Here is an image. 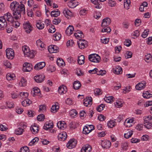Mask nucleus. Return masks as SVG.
Segmentation results:
<instances>
[{"mask_svg":"<svg viewBox=\"0 0 152 152\" xmlns=\"http://www.w3.org/2000/svg\"><path fill=\"white\" fill-rule=\"evenodd\" d=\"M19 3L17 1H14L12 2L10 5V8L13 12V15L14 18L17 20L21 18V13L23 11L21 10V9Z\"/></svg>","mask_w":152,"mask_h":152,"instance_id":"obj_1","label":"nucleus"},{"mask_svg":"<svg viewBox=\"0 0 152 152\" xmlns=\"http://www.w3.org/2000/svg\"><path fill=\"white\" fill-rule=\"evenodd\" d=\"M22 51L26 56L32 58L34 57V53L33 50H30L29 48L26 46H24L22 47Z\"/></svg>","mask_w":152,"mask_h":152,"instance_id":"obj_2","label":"nucleus"},{"mask_svg":"<svg viewBox=\"0 0 152 152\" xmlns=\"http://www.w3.org/2000/svg\"><path fill=\"white\" fill-rule=\"evenodd\" d=\"M144 124L147 129H149L152 127V117L150 115L144 117Z\"/></svg>","mask_w":152,"mask_h":152,"instance_id":"obj_3","label":"nucleus"},{"mask_svg":"<svg viewBox=\"0 0 152 152\" xmlns=\"http://www.w3.org/2000/svg\"><path fill=\"white\" fill-rule=\"evenodd\" d=\"M88 58L90 61L94 63H98L100 60V56L96 54L90 55Z\"/></svg>","mask_w":152,"mask_h":152,"instance_id":"obj_4","label":"nucleus"},{"mask_svg":"<svg viewBox=\"0 0 152 152\" xmlns=\"http://www.w3.org/2000/svg\"><path fill=\"white\" fill-rule=\"evenodd\" d=\"M23 24V28L27 33H29L32 30V27L28 21L24 22Z\"/></svg>","mask_w":152,"mask_h":152,"instance_id":"obj_5","label":"nucleus"},{"mask_svg":"<svg viewBox=\"0 0 152 152\" xmlns=\"http://www.w3.org/2000/svg\"><path fill=\"white\" fill-rule=\"evenodd\" d=\"M77 143V141L75 139H71L68 141L66 146L68 148L72 149L75 147Z\"/></svg>","mask_w":152,"mask_h":152,"instance_id":"obj_6","label":"nucleus"},{"mask_svg":"<svg viewBox=\"0 0 152 152\" xmlns=\"http://www.w3.org/2000/svg\"><path fill=\"white\" fill-rule=\"evenodd\" d=\"M32 69L33 66L28 63L25 62L23 64V70L24 72H30Z\"/></svg>","mask_w":152,"mask_h":152,"instance_id":"obj_7","label":"nucleus"},{"mask_svg":"<svg viewBox=\"0 0 152 152\" xmlns=\"http://www.w3.org/2000/svg\"><path fill=\"white\" fill-rule=\"evenodd\" d=\"M6 56L8 59H12L14 58V53L12 49L7 48L6 50Z\"/></svg>","mask_w":152,"mask_h":152,"instance_id":"obj_8","label":"nucleus"},{"mask_svg":"<svg viewBox=\"0 0 152 152\" xmlns=\"http://www.w3.org/2000/svg\"><path fill=\"white\" fill-rule=\"evenodd\" d=\"M94 129V126L93 125H88L85 126L83 129V132L84 134H88Z\"/></svg>","mask_w":152,"mask_h":152,"instance_id":"obj_9","label":"nucleus"},{"mask_svg":"<svg viewBox=\"0 0 152 152\" xmlns=\"http://www.w3.org/2000/svg\"><path fill=\"white\" fill-rule=\"evenodd\" d=\"M7 24V22L3 16L0 17V30L4 29L6 27Z\"/></svg>","mask_w":152,"mask_h":152,"instance_id":"obj_10","label":"nucleus"},{"mask_svg":"<svg viewBox=\"0 0 152 152\" xmlns=\"http://www.w3.org/2000/svg\"><path fill=\"white\" fill-rule=\"evenodd\" d=\"M101 145L104 148H109L111 146V142L107 140H104L102 141Z\"/></svg>","mask_w":152,"mask_h":152,"instance_id":"obj_11","label":"nucleus"},{"mask_svg":"<svg viewBox=\"0 0 152 152\" xmlns=\"http://www.w3.org/2000/svg\"><path fill=\"white\" fill-rule=\"evenodd\" d=\"M111 19L108 18H106L104 19L102 23L101 26L102 28L108 27V26L110 23Z\"/></svg>","mask_w":152,"mask_h":152,"instance_id":"obj_12","label":"nucleus"},{"mask_svg":"<svg viewBox=\"0 0 152 152\" xmlns=\"http://www.w3.org/2000/svg\"><path fill=\"white\" fill-rule=\"evenodd\" d=\"M3 17L6 20V21L8 22L12 23L14 20L13 17L12 16L10 12H8L4 14Z\"/></svg>","mask_w":152,"mask_h":152,"instance_id":"obj_13","label":"nucleus"},{"mask_svg":"<svg viewBox=\"0 0 152 152\" xmlns=\"http://www.w3.org/2000/svg\"><path fill=\"white\" fill-rule=\"evenodd\" d=\"M58 48L56 45H51L48 47V50L51 53H56L58 51Z\"/></svg>","mask_w":152,"mask_h":152,"instance_id":"obj_14","label":"nucleus"},{"mask_svg":"<svg viewBox=\"0 0 152 152\" xmlns=\"http://www.w3.org/2000/svg\"><path fill=\"white\" fill-rule=\"evenodd\" d=\"M67 136L66 132H63L59 133L58 136V137L59 140L64 141L66 139Z\"/></svg>","mask_w":152,"mask_h":152,"instance_id":"obj_15","label":"nucleus"},{"mask_svg":"<svg viewBox=\"0 0 152 152\" xmlns=\"http://www.w3.org/2000/svg\"><path fill=\"white\" fill-rule=\"evenodd\" d=\"M44 78L45 77L44 75H39L35 76L34 79L36 82L40 83L42 82L44 80Z\"/></svg>","mask_w":152,"mask_h":152,"instance_id":"obj_16","label":"nucleus"},{"mask_svg":"<svg viewBox=\"0 0 152 152\" xmlns=\"http://www.w3.org/2000/svg\"><path fill=\"white\" fill-rule=\"evenodd\" d=\"M45 65V63L44 62L38 63L34 67V68L36 70H39L43 68Z\"/></svg>","mask_w":152,"mask_h":152,"instance_id":"obj_17","label":"nucleus"},{"mask_svg":"<svg viewBox=\"0 0 152 152\" xmlns=\"http://www.w3.org/2000/svg\"><path fill=\"white\" fill-rule=\"evenodd\" d=\"M84 105L86 107L88 105H91L92 104V99L91 97H87L83 100Z\"/></svg>","mask_w":152,"mask_h":152,"instance_id":"obj_18","label":"nucleus"},{"mask_svg":"<svg viewBox=\"0 0 152 152\" xmlns=\"http://www.w3.org/2000/svg\"><path fill=\"white\" fill-rule=\"evenodd\" d=\"M113 72L116 75L121 74L122 73V70L120 66H117L113 68Z\"/></svg>","mask_w":152,"mask_h":152,"instance_id":"obj_19","label":"nucleus"},{"mask_svg":"<svg viewBox=\"0 0 152 152\" xmlns=\"http://www.w3.org/2000/svg\"><path fill=\"white\" fill-rule=\"evenodd\" d=\"M58 91L59 94H63L66 92L67 91L66 87L64 85H62L59 87Z\"/></svg>","mask_w":152,"mask_h":152,"instance_id":"obj_20","label":"nucleus"},{"mask_svg":"<svg viewBox=\"0 0 152 152\" xmlns=\"http://www.w3.org/2000/svg\"><path fill=\"white\" fill-rule=\"evenodd\" d=\"M86 42L85 40L82 39H79V41L77 42V44L79 48L81 49H84L85 47V43H86Z\"/></svg>","mask_w":152,"mask_h":152,"instance_id":"obj_21","label":"nucleus"},{"mask_svg":"<svg viewBox=\"0 0 152 152\" xmlns=\"http://www.w3.org/2000/svg\"><path fill=\"white\" fill-rule=\"evenodd\" d=\"M91 150V147L88 144L83 145L81 149V152H90Z\"/></svg>","mask_w":152,"mask_h":152,"instance_id":"obj_22","label":"nucleus"},{"mask_svg":"<svg viewBox=\"0 0 152 152\" xmlns=\"http://www.w3.org/2000/svg\"><path fill=\"white\" fill-rule=\"evenodd\" d=\"M74 30V28L72 26L69 25L66 28V34L69 36L72 34Z\"/></svg>","mask_w":152,"mask_h":152,"instance_id":"obj_23","label":"nucleus"},{"mask_svg":"<svg viewBox=\"0 0 152 152\" xmlns=\"http://www.w3.org/2000/svg\"><path fill=\"white\" fill-rule=\"evenodd\" d=\"M63 13L64 16L68 19L72 15V12L67 8H65L63 11Z\"/></svg>","mask_w":152,"mask_h":152,"instance_id":"obj_24","label":"nucleus"},{"mask_svg":"<svg viewBox=\"0 0 152 152\" xmlns=\"http://www.w3.org/2000/svg\"><path fill=\"white\" fill-rule=\"evenodd\" d=\"M53 124L51 122H47L45 124L43 129L46 130H49L53 126Z\"/></svg>","mask_w":152,"mask_h":152,"instance_id":"obj_25","label":"nucleus"},{"mask_svg":"<svg viewBox=\"0 0 152 152\" xmlns=\"http://www.w3.org/2000/svg\"><path fill=\"white\" fill-rule=\"evenodd\" d=\"M57 126L58 128L63 130L66 127L65 122L64 121L58 122L57 123Z\"/></svg>","mask_w":152,"mask_h":152,"instance_id":"obj_26","label":"nucleus"},{"mask_svg":"<svg viewBox=\"0 0 152 152\" xmlns=\"http://www.w3.org/2000/svg\"><path fill=\"white\" fill-rule=\"evenodd\" d=\"M39 129L38 126L36 124L30 127V130L33 134H35L38 132Z\"/></svg>","mask_w":152,"mask_h":152,"instance_id":"obj_27","label":"nucleus"},{"mask_svg":"<svg viewBox=\"0 0 152 152\" xmlns=\"http://www.w3.org/2000/svg\"><path fill=\"white\" fill-rule=\"evenodd\" d=\"M60 11L58 9L52 11L50 13L51 16L55 17H58L60 15Z\"/></svg>","mask_w":152,"mask_h":152,"instance_id":"obj_28","label":"nucleus"},{"mask_svg":"<svg viewBox=\"0 0 152 152\" xmlns=\"http://www.w3.org/2000/svg\"><path fill=\"white\" fill-rule=\"evenodd\" d=\"M85 57L83 55H81L78 57L77 62L79 65H82L84 63Z\"/></svg>","mask_w":152,"mask_h":152,"instance_id":"obj_29","label":"nucleus"},{"mask_svg":"<svg viewBox=\"0 0 152 152\" xmlns=\"http://www.w3.org/2000/svg\"><path fill=\"white\" fill-rule=\"evenodd\" d=\"M31 103V101L28 99H26L21 102L22 105L24 107L29 106Z\"/></svg>","mask_w":152,"mask_h":152,"instance_id":"obj_30","label":"nucleus"},{"mask_svg":"<svg viewBox=\"0 0 152 152\" xmlns=\"http://www.w3.org/2000/svg\"><path fill=\"white\" fill-rule=\"evenodd\" d=\"M26 0H20V4L19 5L21 7V10L23 11V14L25 13L24 4H26Z\"/></svg>","mask_w":152,"mask_h":152,"instance_id":"obj_31","label":"nucleus"},{"mask_svg":"<svg viewBox=\"0 0 152 152\" xmlns=\"http://www.w3.org/2000/svg\"><path fill=\"white\" fill-rule=\"evenodd\" d=\"M134 121L133 118H131L129 119H126L124 121V124L126 127H130L132 125L131 124Z\"/></svg>","mask_w":152,"mask_h":152,"instance_id":"obj_32","label":"nucleus"},{"mask_svg":"<svg viewBox=\"0 0 152 152\" xmlns=\"http://www.w3.org/2000/svg\"><path fill=\"white\" fill-rule=\"evenodd\" d=\"M74 35L75 37L78 39L79 38H80L82 39L84 36L82 32L80 31H77V33H75Z\"/></svg>","mask_w":152,"mask_h":152,"instance_id":"obj_33","label":"nucleus"},{"mask_svg":"<svg viewBox=\"0 0 152 152\" xmlns=\"http://www.w3.org/2000/svg\"><path fill=\"white\" fill-rule=\"evenodd\" d=\"M28 96V94L27 92H21L19 94V97L21 99H25L27 98Z\"/></svg>","mask_w":152,"mask_h":152,"instance_id":"obj_34","label":"nucleus"},{"mask_svg":"<svg viewBox=\"0 0 152 152\" xmlns=\"http://www.w3.org/2000/svg\"><path fill=\"white\" fill-rule=\"evenodd\" d=\"M81 86V84L79 81H75L73 85L74 89L77 90L79 89Z\"/></svg>","mask_w":152,"mask_h":152,"instance_id":"obj_35","label":"nucleus"},{"mask_svg":"<svg viewBox=\"0 0 152 152\" xmlns=\"http://www.w3.org/2000/svg\"><path fill=\"white\" fill-rule=\"evenodd\" d=\"M40 91L39 89L37 87H35L33 88V89L31 91V94H33V95L36 96L37 95V94L40 93Z\"/></svg>","mask_w":152,"mask_h":152,"instance_id":"obj_36","label":"nucleus"},{"mask_svg":"<svg viewBox=\"0 0 152 152\" xmlns=\"http://www.w3.org/2000/svg\"><path fill=\"white\" fill-rule=\"evenodd\" d=\"M145 87V84L139 83L136 85L135 88L136 89L140 90L144 88Z\"/></svg>","mask_w":152,"mask_h":152,"instance_id":"obj_37","label":"nucleus"},{"mask_svg":"<svg viewBox=\"0 0 152 152\" xmlns=\"http://www.w3.org/2000/svg\"><path fill=\"white\" fill-rule=\"evenodd\" d=\"M91 2L95 6V7L96 8H100L101 7L99 2V0H90Z\"/></svg>","mask_w":152,"mask_h":152,"instance_id":"obj_38","label":"nucleus"},{"mask_svg":"<svg viewBox=\"0 0 152 152\" xmlns=\"http://www.w3.org/2000/svg\"><path fill=\"white\" fill-rule=\"evenodd\" d=\"M59 108V106L58 104H55L53 105L50 109V111L53 113H55L58 110Z\"/></svg>","mask_w":152,"mask_h":152,"instance_id":"obj_39","label":"nucleus"},{"mask_svg":"<svg viewBox=\"0 0 152 152\" xmlns=\"http://www.w3.org/2000/svg\"><path fill=\"white\" fill-rule=\"evenodd\" d=\"M61 37V34L59 33H56L53 35V39L55 40L58 41L60 39Z\"/></svg>","mask_w":152,"mask_h":152,"instance_id":"obj_40","label":"nucleus"},{"mask_svg":"<svg viewBox=\"0 0 152 152\" xmlns=\"http://www.w3.org/2000/svg\"><path fill=\"white\" fill-rule=\"evenodd\" d=\"M36 26L37 28L39 29H42L44 27V24L41 22L40 21H39L37 23Z\"/></svg>","mask_w":152,"mask_h":152,"instance_id":"obj_41","label":"nucleus"},{"mask_svg":"<svg viewBox=\"0 0 152 152\" xmlns=\"http://www.w3.org/2000/svg\"><path fill=\"white\" fill-rule=\"evenodd\" d=\"M36 44L38 48H44L45 45L40 39H38L36 41Z\"/></svg>","mask_w":152,"mask_h":152,"instance_id":"obj_42","label":"nucleus"},{"mask_svg":"<svg viewBox=\"0 0 152 152\" xmlns=\"http://www.w3.org/2000/svg\"><path fill=\"white\" fill-rule=\"evenodd\" d=\"M23 129L19 127L18 129H16L15 131V133L17 135H20L23 134Z\"/></svg>","mask_w":152,"mask_h":152,"instance_id":"obj_43","label":"nucleus"},{"mask_svg":"<svg viewBox=\"0 0 152 152\" xmlns=\"http://www.w3.org/2000/svg\"><path fill=\"white\" fill-rule=\"evenodd\" d=\"M114 99V97L113 96H109L105 97L104 100L107 103H110L113 102Z\"/></svg>","mask_w":152,"mask_h":152,"instance_id":"obj_44","label":"nucleus"},{"mask_svg":"<svg viewBox=\"0 0 152 152\" xmlns=\"http://www.w3.org/2000/svg\"><path fill=\"white\" fill-rule=\"evenodd\" d=\"M27 84V82L26 80L24 79L23 77H22L19 83V85L21 87L25 86Z\"/></svg>","mask_w":152,"mask_h":152,"instance_id":"obj_45","label":"nucleus"},{"mask_svg":"<svg viewBox=\"0 0 152 152\" xmlns=\"http://www.w3.org/2000/svg\"><path fill=\"white\" fill-rule=\"evenodd\" d=\"M56 63L58 66H63L64 64V62L63 60L60 58H57Z\"/></svg>","mask_w":152,"mask_h":152,"instance_id":"obj_46","label":"nucleus"},{"mask_svg":"<svg viewBox=\"0 0 152 152\" xmlns=\"http://www.w3.org/2000/svg\"><path fill=\"white\" fill-rule=\"evenodd\" d=\"M133 131H132L131 130H129L127 133L124 134V137L126 139L131 137L133 134Z\"/></svg>","mask_w":152,"mask_h":152,"instance_id":"obj_47","label":"nucleus"},{"mask_svg":"<svg viewBox=\"0 0 152 152\" xmlns=\"http://www.w3.org/2000/svg\"><path fill=\"white\" fill-rule=\"evenodd\" d=\"M142 96L144 98L146 99H148L152 97V94H150L148 91H146L145 93H143Z\"/></svg>","mask_w":152,"mask_h":152,"instance_id":"obj_48","label":"nucleus"},{"mask_svg":"<svg viewBox=\"0 0 152 152\" xmlns=\"http://www.w3.org/2000/svg\"><path fill=\"white\" fill-rule=\"evenodd\" d=\"M7 78L8 80H13L15 77V75L13 74L8 73L7 75Z\"/></svg>","mask_w":152,"mask_h":152,"instance_id":"obj_49","label":"nucleus"},{"mask_svg":"<svg viewBox=\"0 0 152 152\" xmlns=\"http://www.w3.org/2000/svg\"><path fill=\"white\" fill-rule=\"evenodd\" d=\"M69 114L71 117L74 118L77 115V112L75 110L73 109L70 111Z\"/></svg>","mask_w":152,"mask_h":152,"instance_id":"obj_50","label":"nucleus"},{"mask_svg":"<svg viewBox=\"0 0 152 152\" xmlns=\"http://www.w3.org/2000/svg\"><path fill=\"white\" fill-rule=\"evenodd\" d=\"M130 3V0H124V6L125 8L126 9H129V4Z\"/></svg>","mask_w":152,"mask_h":152,"instance_id":"obj_51","label":"nucleus"},{"mask_svg":"<svg viewBox=\"0 0 152 152\" xmlns=\"http://www.w3.org/2000/svg\"><path fill=\"white\" fill-rule=\"evenodd\" d=\"M46 111V106L45 105H40L39 107V111L40 113H42Z\"/></svg>","mask_w":152,"mask_h":152,"instance_id":"obj_52","label":"nucleus"},{"mask_svg":"<svg viewBox=\"0 0 152 152\" xmlns=\"http://www.w3.org/2000/svg\"><path fill=\"white\" fill-rule=\"evenodd\" d=\"M151 55L150 54H147L145 56V61L148 63L151 60Z\"/></svg>","mask_w":152,"mask_h":152,"instance_id":"obj_53","label":"nucleus"},{"mask_svg":"<svg viewBox=\"0 0 152 152\" xmlns=\"http://www.w3.org/2000/svg\"><path fill=\"white\" fill-rule=\"evenodd\" d=\"M39 140V138L37 137H35L29 143V145L30 146L34 144L35 143L38 142Z\"/></svg>","mask_w":152,"mask_h":152,"instance_id":"obj_54","label":"nucleus"},{"mask_svg":"<svg viewBox=\"0 0 152 152\" xmlns=\"http://www.w3.org/2000/svg\"><path fill=\"white\" fill-rule=\"evenodd\" d=\"M115 125V122L113 121H109L107 123L108 126L110 128H113Z\"/></svg>","mask_w":152,"mask_h":152,"instance_id":"obj_55","label":"nucleus"},{"mask_svg":"<svg viewBox=\"0 0 152 152\" xmlns=\"http://www.w3.org/2000/svg\"><path fill=\"white\" fill-rule=\"evenodd\" d=\"M111 31V29L109 27H106V28H103L102 30V32H106L107 33L110 32Z\"/></svg>","mask_w":152,"mask_h":152,"instance_id":"obj_56","label":"nucleus"},{"mask_svg":"<svg viewBox=\"0 0 152 152\" xmlns=\"http://www.w3.org/2000/svg\"><path fill=\"white\" fill-rule=\"evenodd\" d=\"M45 115L43 114H40L37 117V120L39 121H43L45 118Z\"/></svg>","mask_w":152,"mask_h":152,"instance_id":"obj_57","label":"nucleus"},{"mask_svg":"<svg viewBox=\"0 0 152 152\" xmlns=\"http://www.w3.org/2000/svg\"><path fill=\"white\" fill-rule=\"evenodd\" d=\"M149 31V30L148 29L145 30L142 33V37L143 38H145L147 37Z\"/></svg>","mask_w":152,"mask_h":152,"instance_id":"obj_58","label":"nucleus"},{"mask_svg":"<svg viewBox=\"0 0 152 152\" xmlns=\"http://www.w3.org/2000/svg\"><path fill=\"white\" fill-rule=\"evenodd\" d=\"M104 107V104H102L97 107L96 110L100 112L103 110V108Z\"/></svg>","mask_w":152,"mask_h":152,"instance_id":"obj_59","label":"nucleus"},{"mask_svg":"<svg viewBox=\"0 0 152 152\" xmlns=\"http://www.w3.org/2000/svg\"><path fill=\"white\" fill-rule=\"evenodd\" d=\"M20 152H29L28 148L27 146H24L21 148Z\"/></svg>","mask_w":152,"mask_h":152,"instance_id":"obj_60","label":"nucleus"},{"mask_svg":"<svg viewBox=\"0 0 152 152\" xmlns=\"http://www.w3.org/2000/svg\"><path fill=\"white\" fill-rule=\"evenodd\" d=\"M101 13L99 12H96L94 14V18L96 19H98L101 16Z\"/></svg>","mask_w":152,"mask_h":152,"instance_id":"obj_61","label":"nucleus"},{"mask_svg":"<svg viewBox=\"0 0 152 152\" xmlns=\"http://www.w3.org/2000/svg\"><path fill=\"white\" fill-rule=\"evenodd\" d=\"M115 105L117 107H120L123 105L122 102L119 100L117 101L115 103Z\"/></svg>","mask_w":152,"mask_h":152,"instance_id":"obj_62","label":"nucleus"},{"mask_svg":"<svg viewBox=\"0 0 152 152\" xmlns=\"http://www.w3.org/2000/svg\"><path fill=\"white\" fill-rule=\"evenodd\" d=\"M94 94L95 95H98L102 94V92L99 88L96 89L94 91Z\"/></svg>","mask_w":152,"mask_h":152,"instance_id":"obj_63","label":"nucleus"},{"mask_svg":"<svg viewBox=\"0 0 152 152\" xmlns=\"http://www.w3.org/2000/svg\"><path fill=\"white\" fill-rule=\"evenodd\" d=\"M67 4L68 6L71 8H74L76 6L75 4L73 3V1H68Z\"/></svg>","mask_w":152,"mask_h":152,"instance_id":"obj_64","label":"nucleus"}]
</instances>
